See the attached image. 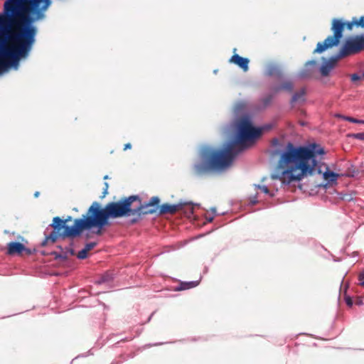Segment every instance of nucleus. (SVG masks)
<instances>
[{
    "label": "nucleus",
    "instance_id": "f257e3e1",
    "mask_svg": "<svg viewBox=\"0 0 364 364\" xmlns=\"http://www.w3.org/2000/svg\"><path fill=\"white\" fill-rule=\"evenodd\" d=\"M50 0H6L0 13V71L17 70L35 42L34 21L41 19Z\"/></svg>",
    "mask_w": 364,
    "mask_h": 364
},
{
    "label": "nucleus",
    "instance_id": "f03ea898",
    "mask_svg": "<svg viewBox=\"0 0 364 364\" xmlns=\"http://www.w3.org/2000/svg\"><path fill=\"white\" fill-rule=\"evenodd\" d=\"M325 154L324 149L316 143L307 146H294L288 143L281 151L275 173L272 178L284 184L298 183L304 178L322 174L326 185L336 183L340 175L331 171L328 167L322 172L317 157Z\"/></svg>",
    "mask_w": 364,
    "mask_h": 364
},
{
    "label": "nucleus",
    "instance_id": "7ed1b4c3",
    "mask_svg": "<svg viewBox=\"0 0 364 364\" xmlns=\"http://www.w3.org/2000/svg\"><path fill=\"white\" fill-rule=\"evenodd\" d=\"M138 196H132L119 202H111L101 208L99 203L94 202L89 208L87 215L81 219L75 220L74 225L71 227L66 225V223L71 219L69 217L66 220H61L55 217L53 220L51 226L53 232L46 235L43 245L48 242L54 243L59 238L74 237L79 235L82 230H90L92 228H98V233H100L102 228L108 223V219L117 218L123 216H129L136 212H142L141 208L132 210V203L138 200Z\"/></svg>",
    "mask_w": 364,
    "mask_h": 364
},
{
    "label": "nucleus",
    "instance_id": "20e7f679",
    "mask_svg": "<svg viewBox=\"0 0 364 364\" xmlns=\"http://www.w3.org/2000/svg\"><path fill=\"white\" fill-rule=\"evenodd\" d=\"M261 134L262 129L253 127L249 117L241 118L236 124L237 140L228 143L223 150L203 147L201 149V157L205 164L196 165V171L200 174L208 171L222 172L227 170L232 165L235 157L247 148V144L252 142Z\"/></svg>",
    "mask_w": 364,
    "mask_h": 364
},
{
    "label": "nucleus",
    "instance_id": "39448f33",
    "mask_svg": "<svg viewBox=\"0 0 364 364\" xmlns=\"http://www.w3.org/2000/svg\"><path fill=\"white\" fill-rule=\"evenodd\" d=\"M343 28L344 23L343 22L338 19H333L331 28L333 36H328L323 43H318L314 53H321L328 48L338 46L342 37Z\"/></svg>",
    "mask_w": 364,
    "mask_h": 364
},
{
    "label": "nucleus",
    "instance_id": "423d86ee",
    "mask_svg": "<svg viewBox=\"0 0 364 364\" xmlns=\"http://www.w3.org/2000/svg\"><path fill=\"white\" fill-rule=\"evenodd\" d=\"M364 48V36H357L347 41L341 49L338 55L342 58L351 54L357 53Z\"/></svg>",
    "mask_w": 364,
    "mask_h": 364
},
{
    "label": "nucleus",
    "instance_id": "0eeeda50",
    "mask_svg": "<svg viewBox=\"0 0 364 364\" xmlns=\"http://www.w3.org/2000/svg\"><path fill=\"white\" fill-rule=\"evenodd\" d=\"M341 58L338 54H337L336 55L331 57L328 60L325 59L319 69L321 75L323 77L328 76Z\"/></svg>",
    "mask_w": 364,
    "mask_h": 364
},
{
    "label": "nucleus",
    "instance_id": "6e6552de",
    "mask_svg": "<svg viewBox=\"0 0 364 364\" xmlns=\"http://www.w3.org/2000/svg\"><path fill=\"white\" fill-rule=\"evenodd\" d=\"M25 250L26 247L20 242H12L7 245V253L10 255H21Z\"/></svg>",
    "mask_w": 364,
    "mask_h": 364
},
{
    "label": "nucleus",
    "instance_id": "1a4fd4ad",
    "mask_svg": "<svg viewBox=\"0 0 364 364\" xmlns=\"http://www.w3.org/2000/svg\"><path fill=\"white\" fill-rule=\"evenodd\" d=\"M230 62L240 66L244 71H247L248 70L249 60L247 58L240 57L236 54L232 56Z\"/></svg>",
    "mask_w": 364,
    "mask_h": 364
},
{
    "label": "nucleus",
    "instance_id": "9d476101",
    "mask_svg": "<svg viewBox=\"0 0 364 364\" xmlns=\"http://www.w3.org/2000/svg\"><path fill=\"white\" fill-rule=\"evenodd\" d=\"M96 242H89L85 245V247L77 253V258L80 259H85L88 252L96 246Z\"/></svg>",
    "mask_w": 364,
    "mask_h": 364
},
{
    "label": "nucleus",
    "instance_id": "9b49d317",
    "mask_svg": "<svg viewBox=\"0 0 364 364\" xmlns=\"http://www.w3.org/2000/svg\"><path fill=\"white\" fill-rule=\"evenodd\" d=\"M316 60L308 61L305 65L304 70L301 73V77L309 76L313 71L311 69V67H316Z\"/></svg>",
    "mask_w": 364,
    "mask_h": 364
},
{
    "label": "nucleus",
    "instance_id": "f8f14e48",
    "mask_svg": "<svg viewBox=\"0 0 364 364\" xmlns=\"http://www.w3.org/2000/svg\"><path fill=\"white\" fill-rule=\"evenodd\" d=\"M178 209V205H169V204H163L160 207V213H174L176 212Z\"/></svg>",
    "mask_w": 364,
    "mask_h": 364
},
{
    "label": "nucleus",
    "instance_id": "ddd939ff",
    "mask_svg": "<svg viewBox=\"0 0 364 364\" xmlns=\"http://www.w3.org/2000/svg\"><path fill=\"white\" fill-rule=\"evenodd\" d=\"M306 94L305 89L303 88L299 92H296L291 99V103L300 102L304 101V95Z\"/></svg>",
    "mask_w": 364,
    "mask_h": 364
},
{
    "label": "nucleus",
    "instance_id": "4468645a",
    "mask_svg": "<svg viewBox=\"0 0 364 364\" xmlns=\"http://www.w3.org/2000/svg\"><path fill=\"white\" fill-rule=\"evenodd\" d=\"M198 284V282H190L183 283L181 285V288H179L178 289L182 290V289H191V288L196 287Z\"/></svg>",
    "mask_w": 364,
    "mask_h": 364
},
{
    "label": "nucleus",
    "instance_id": "2eb2a0df",
    "mask_svg": "<svg viewBox=\"0 0 364 364\" xmlns=\"http://www.w3.org/2000/svg\"><path fill=\"white\" fill-rule=\"evenodd\" d=\"M159 198L158 197H152L149 203H148V205L149 206H155V205H157L159 203Z\"/></svg>",
    "mask_w": 364,
    "mask_h": 364
},
{
    "label": "nucleus",
    "instance_id": "dca6fc26",
    "mask_svg": "<svg viewBox=\"0 0 364 364\" xmlns=\"http://www.w3.org/2000/svg\"><path fill=\"white\" fill-rule=\"evenodd\" d=\"M282 89L287 90H291L293 88V85L291 82L287 81L285 82L282 86L281 87Z\"/></svg>",
    "mask_w": 364,
    "mask_h": 364
},
{
    "label": "nucleus",
    "instance_id": "f3484780",
    "mask_svg": "<svg viewBox=\"0 0 364 364\" xmlns=\"http://www.w3.org/2000/svg\"><path fill=\"white\" fill-rule=\"evenodd\" d=\"M257 188L259 189L264 194H269V191L266 186H255Z\"/></svg>",
    "mask_w": 364,
    "mask_h": 364
},
{
    "label": "nucleus",
    "instance_id": "a211bd4d",
    "mask_svg": "<svg viewBox=\"0 0 364 364\" xmlns=\"http://www.w3.org/2000/svg\"><path fill=\"white\" fill-rule=\"evenodd\" d=\"M350 78H351V80H352L353 82H356V81H358V80H362V79H363V77H362V75H358V74H355V73H354V74L351 75Z\"/></svg>",
    "mask_w": 364,
    "mask_h": 364
},
{
    "label": "nucleus",
    "instance_id": "6ab92c4d",
    "mask_svg": "<svg viewBox=\"0 0 364 364\" xmlns=\"http://www.w3.org/2000/svg\"><path fill=\"white\" fill-rule=\"evenodd\" d=\"M358 26L364 27V16H361L358 21H355Z\"/></svg>",
    "mask_w": 364,
    "mask_h": 364
},
{
    "label": "nucleus",
    "instance_id": "aec40b11",
    "mask_svg": "<svg viewBox=\"0 0 364 364\" xmlns=\"http://www.w3.org/2000/svg\"><path fill=\"white\" fill-rule=\"evenodd\" d=\"M345 120L350 122L356 123V124L360 122L359 119H355V118L350 117H345Z\"/></svg>",
    "mask_w": 364,
    "mask_h": 364
},
{
    "label": "nucleus",
    "instance_id": "412c9836",
    "mask_svg": "<svg viewBox=\"0 0 364 364\" xmlns=\"http://www.w3.org/2000/svg\"><path fill=\"white\" fill-rule=\"evenodd\" d=\"M360 284L364 287V271L359 275Z\"/></svg>",
    "mask_w": 364,
    "mask_h": 364
},
{
    "label": "nucleus",
    "instance_id": "4be33fe9",
    "mask_svg": "<svg viewBox=\"0 0 364 364\" xmlns=\"http://www.w3.org/2000/svg\"><path fill=\"white\" fill-rule=\"evenodd\" d=\"M355 138L360 140H364V132L355 134Z\"/></svg>",
    "mask_w": 364,
    "mask_h": 364
},
{
    "label": "nucleus",
    "instance_id": "5701e85b",
    "mask_svg": "<svg viewBox=\"0 0 364 364\" xmlns=\"http://www.w3.org/2000/svg\"><path fill=\"white\" fill-rule=\"evenodd\" d=\"M346 303L348 306H351L353 305V301L350 297H346L345 299Z\"/></svg>",
    "mask_w": 364,
    "mask_h": 364
},
{
    "label": "nucleus",
    "instance_id": "b1692460",
    "mask_svg": "<svg viewBox=\"0 0 364 364\" xmlns=\"http://www.w3.org/2000/svg\"><path fill=\"white\" fill-rule=\"evenodd\" d=\"M107 189H108V183H105V190H104V194H107Z\"/></svg>",
    "mask_w": 364,
    "mask_h": 364
},
{
    "label": "nucleus",
    "instance_id": "393cba45",
    "mask_svg": "<svg viewBox=\"0 0 364 364\" xmlns=\"http://www.w3.org/2000/svg\"><path fill=\"white\" fill-rule=\"evenodd\" d=\"M336 117H338V118H340V119H343V120H345V117H348L347 116H344V115L339 114H336Z\"/></svg>",
    "mask_w": 364,
    "mask_h": 364
},
{
    "label": "nucleus",
    "instance_id": "a878e982",
    "mask_svg": "<svg viewBox=\"0 0 364 364\" xmlns=\"http://www.w3.org/2000/svg\"><path fill=\"white\" fill-rule=\"evenodd\" d=\"M336 117H338V118H340V119H343V120H345V117H348L347 116H344V115L339 114H336Z\"/></svg>",
    "mask_w": 364,
    "mask_h": 364
},
{
    "label": "nucleus",
    "instance_id": "bb28decb",
    "mask_svg": "<svg viewBox=\"0 0 364 364\" xmlns=\"http://www.w3.org/2000/svg\"><path fill=\"white\" fill-rule=\"evenodd\" d=\"M131 144L129 143L128 144H126L125 146H124V150H127L128 149H131Z\"/></svg>",
    "mask_w": 364,
    "mask_h": 364
},
{
    "label": "nucleus",
    "instance_id": "cd10ccee",
    "mask_svg": "<svg viewBox=\"0 0 364 364\" xmlns=\"http://www.w3.org/2000/svg\"><path fill=\"white\" fill-rule=\"evenodd\" d=\"M154 210H149V211H144L143 212L144 213H153Z\"/></svg>",
    "mask_w": 364,
    "mask_h": 364
},
{
    "label": "nucleus",
    "instance_id": "c85d7f7f",
    "mask_svg": "<svg viewBox=\"0 0 364 364\" xmlns=\"http://www.w3.org/2000/svg\"><path fill=\"white\" fill-rule=\"evenodd\" d=\"M102 282H106L107 281V279L105 278V276H104L102 278Z\"/></svg>",
    "mask_w": 364,
    "mask_h": 364
},
{
    "label": "nucleus",
    "instance_id": "c756f323",
    "mask_svg": "<svg viewBox=\"0 0 364 364\" xmlns=\"http://www.w3.org/2000/svg\"><path fill=\"white\" fill-rule=\"evenodd\" d=\"M38 195H39V192H38V191L36 192L35 194H34L35 197H38Z\"/></svg>",
    "mask_w": 364,
    "mask_h": 364
},
{
    "label": "nucleus",
    "instance_id": "7c9ffc66",
    "mask_svg": "<svg viewBox=\"0 0 364 364\" xmlns=\"http://www.w3.org/2000/svg\"><path fill=\"white\" fill-rule=\"evenodd\" d=\"M359 122L358 124H364V120H360L359 119Z\"/></svg>",
    "mask_w": 364,
    "mask_h": 364
},
{
    "label": "nucleus",
    "instance_id": "2f4dec72",
    "mask_svg": "<svg viewBox=\"0 0 364 364\" xmlns=\"http://www.w3.org/2000/svg\"><path fill=\"white\" fill-rule=\"evenodd\" d=\"M357 304H361V301H358Z\"/></svg>",
    "mask_w": 364,
    "mask_h": 364
},
{
    "label": "nucleus",
    "instance_id": "473e14b6",
    "mask_svg": "<svg viewBox=\"0 0 364 364\" xmlns=\"http://www.w3.org/2000/svg\"><path fill=\"white\" fill-rule=\"evenodd\" d=\"M108 176H105V179H107Z\"/></svg>",
    "mask_w": 364,
    "mask_h": 364
},
{
    "label": "nucleus",
    "instance_id": "72a5a7b5",
    "mask_svg": "<svg viewBox=\"0 0 364 364\" xmlns=\"http://www.w3.org/2000/svg\"><path fill=\"white\" fill-rule=\"evenodd\" d=\"M362 77H363V78H364V73H363Z\"/></svg>",
    "mask_w": 364,
    "mask_h": 364
}]
</instances>
